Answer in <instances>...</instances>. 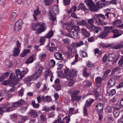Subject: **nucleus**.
Masks as SVG:
<instances>
[{
    "label": "nucleus",
    "mask_w": 123,
    "mask_h": 123,
    "mask_svg": "<svg viewBox=\"0 0 123 123\" xmlns=\"http://www.w3.org/2000/svg\"><path fill=\"white\" fill-rule=\"evenodd\" d=\"M17 47L14 48L13 51V54L15 56H17L18 55L20 52L21 43L18 41L16 42Z\"/></svg>",
    "instance_id": "nucleus-4"
},
{
    "label": "nucleus",
    "mask_w": 123,
    "mask_h": 123,
    "mask_svg": "<svg viewBox=\"0 0 123 123\" xmlns=\"http://www.w3.org/2000/svg\"><path fill=\"white\" fill-rule=\"evenodd\" d=\"M40 14V12L39 11L38 8H37V10H34V14L33 15V17L34 19L36 20H37V16L39 15Z\"/></svg>",
    "instance_id": "nucleus-26"
},
{
    "label": "nucleus",
    "mask_w": 123,
    "mask_h": 123,
    "mask_svg": "<svg viewBox=\"0 0 123 123\" xmlns=\"http://www.w3.org/2000/svg\"><path fill=\"white\" fill-rule=\"evenodd\" d=\"M108 120L109 121V123H113L114 121L113 118L110 116H108Z\"/></svg>",
    "instance_id": "nucleus-49"
},
{
    "label": "nucleus",
    "mask_w": 123,
    "mask_h": 123,
    "mask_svg": "<svg viewBox=\"0 0 123 123\" xmlns=\"http://www.w3.org/2000/svg\"><path fill=\"white\" fill-rule=\"evenodd\" d=\"M78 55L77 54H76L75 55V58L74 61L71 63L72 65H74L78 61Z\"/></svg>",
    "instance_id": "nucleus-51"
},
{
    "label": "nucleus",
    "mask_w": 123,
    "mask_h": 123,
    "mask_svg": "<svg viewBox=\"0 0 123 123\" xmlns=\"http://www.w3.org/2000/svg\"><path fill=\"white\" fill-rule=\"evenodd\" d=\"M40 75L39 74H38V73L36 72L35 74H33L32 76H31L32 78V79H34L35 80H36Z\"/></svg>",
    "instance_id": "nucleus-40"
},
{
    "label": "nucleus",
    "mask_w": 123,
    "mask_h": 123,
    "mask_svg": "<svg viewBox=\"0 0 123 123\" xmlns=\"http://www.w3.org/2000/svg\"><path fill=\"white\" fill-rule=\"evenodd\" d=\"M116 91L115 89L112 90L109 94V95L112 96L115 95L116 93Z\"/></svg>",
    "instance_id": "nucleus-57"
},
{
    "label": "nucleus",
    "mask_w": 123,
    "mask_h": 123,
    "mask_svg": "<svg viewBox=\"0 0 123 123\" xmlns=\"http://www.w3.org/2000/svg\"><path fill=\"white\" fill-rule=\"evenodd\" d=\"M43 69V68L42 66H39L38 67L37 71L36 72L38 73V74L40 75Z\"/></svg>",
    "instance_id": "nucleus-33"
},
{
    "label": "nucleus",
    "mask_w": 123,
    "mask_h": 123,
    "mask_svg": "<svg viewBox=\"0 0 123 123\" xmlns=\"http://www.w3.org/2000/svg\"><path fill=\"white\" fill-rule=\"evenodd\" d=\"M79 19L77 20V22L80 25H86L87 24L86 22L84 20H80Z\"/></svg>",
    "instance_id": "nucleus-30"
},
{
    "label": "nucleus",
    "mask_w": 123,
    "mask_h": 123,
    "mask_svg": "<svg viewBox=\"0 0 123 123\" xmlns=\"http://www.w3.org/2000/svg\"><path fill=\"white\" fill-rule=\"evenodd\" d=\"M80 92V91L79 90H71L70 91V92L72 94L71 95V98L72 97V96L74 97L77 96Z\"/></svg>",
    "instance_id": "nucleus-21"
},
{
    "label": "nucleus",
    "mask_w": 123,
    "mask_h": 123,
    "mask_svg": "<svg viewBox=\"0 0 123 123\" xmlns=\"http://www.w3.org/2000/svg\"><path fill=\"white\" fill-rule=\"evenodd\" d=\"M94 101V99H89L86 101V104L85 106H87V107H88L91 105L92 103Z\"/></svg>",
    "instance_id": "nucleus-29"
},
{
    "label": "nucleus",
    "mask_w": 123,
    "mask_h": 123,
    "mask_svg": "<svg viewBox=\"0 0 123 123\" xmlns=\"http://www.w3.org/2000/svg\"><path fill=\"white\" fill-rule=\"evenodd\" d=\"M102 2L101 3L100 5L101 7H105L107 6V1H105V0H101Z\"/></svg>",
    "instance_id": "nucleus-37"
},
{
    "label": "nucleus",
    "mask_w": 123,
    "mask_h": 123,
    "mask_svg": "<svg viewBox=\"0 0 123 123\" xmlns=\"http://www.w3.org/2000/svg\"><path fill=\"white\" fill-rule=\"evenodd\" d=\"M114 108L115 109V111H117L119 110L121 108V106L119 104H114L113 105Z\"/></svg>",
    "instance_id": "nucleus-39"
},
{
    "label": "nucleus",
    "mask_w": 123,
    "mask_h": 123,
    "mask_svg": "<svg viewBox=\"0 0 123 123\" xmlns=\"http://www.w3.org/2000/svg\"><path fill=\"white\" fill-rule=\"evenodd\" d=\"M83 74L84 76L85 77H87L89 76V74L87 72V68L86 67H84Z\"/></svg>",
    "instance_id": "nucleus-43"
},
{
    "label": "nucleus",
    "mask_w": 123,
    "mask_h": 123,
    "mask_svg": "<svg viewBox=\"0 0 123 123\" xmlns=\"http://www.w3.org/2000/svg\"><path fill=\"white\" fill-rule=\"evenodd\" d=\"M44 76L46 78H47L48 76L53 77V73L51 72L50 70L47 69L45 71Z\"/></svg>",
    "instance_id": "nucleus-12"
},
{
    "label": "nucleus",
    "mask_w": 123,
    "mask_h": 123,
    "mask_svg": "<svg viewBox=\"0 0 123 123\" xmlns=\"http://www.w3.org/2000/svg\"><path fill=\"white\" fill-rule=\"evenodd\" d=\"M84 82L86 83V84L84 86L85 87H88L92 86V83L91 82L88 81H86Z\"/></svg>",
    "instance_id": "nucleus-52"
},
{
    "label": "nucleus",
    "mask_w": 123,
    "mask_h": 123,
    "mask_svg": "<svg viewBox=\"0 0 123 123\" xmlns=\"http://www.w3.org/2000/svg\"><path fill=\"white\" fill-rule=\"evenodd\" d=\"M54 33L52 31L50 30L48 33H47L45 36H44V37L45 38H50L53 36Z\"/></svg>",
    "instance_id": "nucleus-25"
},
{
    "label": "nucleus",
    "mask_w": 123,
    "mask_h": 123,
    "mask_svg": "<svg viewBox=\"0 0 123 123\" xmlns=\"http://www.w3.org/2000/svg\"><path fill=\"white\" fill-rule=\"evenodd\" d=\"M50 18L51 20L53 22V24L54 23V22L56 23V18L53 16L52 15L51 16Z\"/></svg>",
    "instance_id": "nucleus-59"
},
{
    "label": "nucleus",
    "mask_w": 123,
    "mask_h": 123,
    "mask_svg": "<svg viewBox=\"0 0 123 123\" xmlns=\"http://www.w3.org/2000/svg\"><path fill=\"white\" fill-rule=\"evenodd\" d=\"M22 23V21L21 19L18 20L16 23L14 28V30L16 32H17L21 28Z\"/></svg>",
    "instance_id": "nucleus-9"
},
{
    "label": "nucleus",
    "mask_w": 123,
    "mask_h": 123,
    "mask_svg": "<svg viewBox=\"0 0 123 123\" xmlns=\"http://www.w3.org/2000/svg\"><path fill=\"white\" fill-rule=\"evenodd\" d=\"M102 80V78L99 77H98L96 78L95 81L97 83H99L101 82Z\"/></svg>",
    "instance_id": "nucleus-47"
},
{
    "label": "nucleus",
    "mask_w": 123,
    "mask_h": 123,
    "mask_svg": "<svg viewBox=\"0 0 123 123\" xmlns=\"http://www.w3.org/2000/svg\"><path fill=\"white\" fill-rule=\"evenodd\" d=\"M30 113L31 114V116L33 117H37V113L33 110H31Z\"/></svg>",
    "instance_id": "nucleus-35"
},
{
    "label": "nucleus",
    "mask_w": 123,
    "mask_h": 123,
    "mask_svg": "<svg viewBox=\"0 0 123 123\" xmlns=\"http://www.w3.org/2000/svg\"><path fill=\"white\" fill-rule=\"evenodd\" d=\"M71 15L72 17L76 18L77 20L80 19V18L77 16L76 14L74 12H72Z\"/></svg>",
    "instance_id": "nucleus-60"
},
{
    "label": "nucleus",
    "mask_w": 123,
    "mask_h": 123,
    "mask_svg": "<svg viewBox=\"0 0 123 123\" xmlns=\"http://www.w3.org/2000/svg\"><path fill=\"white\" fill-rule=\"evenodd\" d=\"M30 52V50L29 49H25L23 52L20 54V56L22 57H25Z\"/></svg>",
    "instance_id": "nucleus-27"
},
{
    "label": "nucleus",
    "mask_w": 123,
    "mask_h": 123,
    "mask_svg": "<svg viewBox=\"0 0 123 123\" xmlns=\"http://www.w3.org/2000/svg\"><path fill=\"white\" fill-rule=\"evenodd\" d=\"M81 96L78 95L75 97L72 96V97L71 98V101L73 102H74L75 100L77 102H78L81 100Z\"/></svg>",
    "instance_id": "nucleus-19"
},
{
    "label": "nucleus",
    "mask_w": 123,
    "mask_h": 123,
    "mask_svg": "<svg viewBox=\"0 0 123 123\" xmlns=\"http://www.w3.org/2000/svg\"><path fill=\"white\" fill-rule=\"evenodd\" d=\"M121 20L120 19H118L116 20L113 22V25L115 26H117L118 28H121Z\"/></svg>",
    "instance_id": "nucleus-22"
},
{
    "label": "nucleus",
    "mask_w": 123,
    "mask_h": 123,
    "mask_svg": "<svg viewBox=\"0 0 123 123\" xmlns=\"http://www.w3.org/2000/svg\"><path fill=\"white\" fill-rule=\"evenodd\" d=\"M74 108H70L69 110V114H76L77 112H73V111H74Z\"/></svg>",
    "instance_id": "nucleus-56"
},
{
    "label": "nucleus",
    "mask_w": 123,
    "mask_h": 123,
    "mask_svg": "<svg viewBox=\"0 0 123 123\" xmlns=\"http://www.w3.org/2000/svg\"><path fill=\"white\" fill-rule=\"evenodd\" d=\"M115 81L113 79L109 80L108 81V87H111L113 86L115 84Z\"/></svg>",
    "instance_id": "nucleus-20"
},
{
    "label": "nucleus",
    "mask_w": 123,
    "mask_h": 123,
    "mask_svg": "<svg viewBox=\"0 0 123 123\" xmlns=\"http://www.w3.org/2000/svg\"><path fill=\"white\" fill-rule=\"evenodd\" d=\"M88 22L89 23L88 24H93L94 21L93 18L88 19Z\"/></svg>",
    "instance_id": "nucleus-64"
},
{
    "label": "nucleus",
    "mask_w": 123,
    "mask_h": 123,
    "mask_svg": "<svg viewBox=\"0 0 123 123\" xmlns=\"http://www.w3.org/2000/svg\"><path fill=\"white\" fill-rule=\"evenodd\" d=\"M104 31L101 32L98 36V37L101 39L105 38L108 35V27L107 26L104 27Z\"/></svg>",
    "instance_id": "nucleus-6"
},
{
    "label": "nucleus",
    "mask_w": 123,
    "mask_h": 123,
    "mask_svg": "<svg viewBox=\"0 0 123 123\" xmlns=\"http://www.w3.org/2000/svg\"><path fill=\"white\" fill-rule=\"evenodd\" d=\"M54 44L53 43H49L47 45V47H49V50L50 52H53L56 50L57 48L54 47Z\"/></svg>",
    "instance_id": "nucleus-11"
},
{
    "label": "nucleus",
    "mask_w": 123,
    "mask_h": 123,
    "mask_svg": "<svg viewBox=\"0 0 123 123\" xmlns=\"http://www.w3.org/2000/svg\"><path fill=\"white\" fill-rule=\"evenodd\" d=\"M53 0H44L46 5L48 6L52 4Z\"/></svg>",
    "instance_id": "nucleus-45"
},
{
    "label": "nucleus",
    "mask_w": 123,
    "mask_h": 123,
    "mask_svg": "<svg viewBox=\"0 0 123 123\" xmlns=\"http://www.w3.org/2000/svg\"><path fill=\"white\" fill-rule=\"evenodd\" d=\"M51 11L55 15L58 13V6H55L51 8Z\"/></svg>",
    "instance_id": "nucleus-17"
},
{
    "label": "nucleus",
    "mask_w": 123,
    "mask_h": 123,
    "mask_svg": "<svg viewBox=\"0 0 123 123\" xmlns=\"http://www.w3.org/2000/svg\"><path fill=\"white\" fill-rule=\"evenodd\" d=\"M66 123H69L70 120V117L69 116H66L64 118Z\"/></svg>",
    "instance_id": "nucleus-63"
},
{
    "label": "nucleus",
    "mask_w": 123,
    "mask_h": 123,
    "mask_svg": "<svg viewBox=\"0 0 123 123\" xmlns=\"http://www.w3.org/2000/svg\"><path fill=\"white\" fill-rule=\"evenodd\" d=\"M45 99L44 101L49 102L51 101L52 100L51 97L50 96H47L44 97Z\"/></svg>",
    "instance_id": "nucleus-42"
},
{
    "label": "nucleus",
    "mask_w": 123,
    "mask_h": 123,
    "mask_svg": "<svg viewBox=\"0 0 123 123\" xmlns=\"http://www.w3.org/2000/svg\"><path fill=\"white\" fill-rule=\"evenodd\" d=\"M55 58L57 60H62V61L64 62V60H63V58L62 57V54L59 52L55 53L54 55Z\"/></svg>",
    "instance_id": "nucleus-16"
},
{
    "label": "nucleus",
    "mask_w": 123,
    "mask_h": 123,
    "mask_svg": "<svg viewBox=\"0 0 123 123\" xmlns=\"http://www.w3.org/2000/svg\"><path fill=\"white\" fill-rule=\"evenodd\" d=\"M25 103V102L23 100H19L18 101L14 103L12 105L13 108L16 107L17 106L20 107L22 105Z\"/></svg>",
    "instance_id": "nucleus-10"
},
{
    "label": "nucleus",
    "mask_w": 123,
    "mask_h": 123,
    "mask_svg": "<svg viewBox=\"0 0 123 123\" xmlns=\"http://www.w3.org/2000/svg\"><path fill=\"white\" fill-rule=\"evenodd\" d=\"M85 2L89 7V10L91 11L97 12L98 8H100L99 4L98 2L97 3V6H96L92 0H85Z\"/></svg>",
    "instance_id": "nucleus-3"
},
{
    "label": "nucleus",
    "mask_w": 123,
    "mask_h": 123,
    "mask_svg": "<svg viewBox=\"0 0 123 123\" xmlns=\"http://www.w3.org/2000/svg\"><path fill=\"white\" fill-rule=\"evenodd\" d=\"M32 80V78L31 76H29L25 79V83H28L31 81Z\"/></svg>",
    "instance_id": "nucleus-50"
},
{
    "label": "nucleus",
    "mask_w": 123,
    "mask_h": 123,
    "mask_svg": "<svg viewBox=\"0 0 123 123\" xmlns=\"http://www.w3.org/2000/svg\"><path fill=\"white\" fill-rule=\"evenodd\" d=\"M94 20L95 22L97 23L98 25H104L107 24V23L103 22L102 20L98 17L97 15L95 16L94 18Z\"/></svg>",
    "instance_id": "nucleus-7"
},
{
    "label": "nucleus",
    "mask_w": 123,
    "mask_h": 123,
    "mask_svg": "<svg viewBox=\"0 0 123 123\" xmlns=\"http://www.w3.org/2000/svg\"><path fill=\"white\" fill-rule=\"evenodd\" d=\"M64 26H65V28L69 32H70L73 30V27L74 26H76L75 25H74L72 26L70 24L67 25L66 24L64 23Z\"/></svg>",
    "instance_id": "nucleus-15"
},
{
    "label": "nucleus",
    "mask_w": 123,
    "mask_h": 123,
    "mask_svg": "<svg viewBox=\"0 0 123 123\" xmlns=\"http://www.w3.org/2000/svg\"><path fill=\"white\" fill-rule=\"evenodd\" d=\"M9 73L8 72H6L3 74V75L2 76L3 78H4V79L6 78L7 77L9 74Z\"/></svg>",
    "instance_id": "nucleus-62"
},
{
    "label": "nucleus",
    "mask_w": 123,
    "mask_h": 123,
    "mask_svg": "<svg viewBox=\"0 0 123 123\" xmlns=\"http://www.w3.org/2000/svg\"><path fill=\"white\" fill-rule=\"evenodd\" d=\"M69 80H70L68 81V85L69 86H70L73 85L74 83V81L73 80H72V79Z\"/></svg>",
    "instance_id": "nucleus-61"
},
{
    "label": "nucleus",
    "mask_w": 123,
    "mask_h": 123,
    "mask_svg": "<svg viewBox=\"0 0 123 123\" xmlns=\"http://www.w3.org/2000/svg\"><path fill=\"white\" fill-rule=\"evenodd\" d=\"M33 56L31 55L29 57L26 61L25 63L26 64H29L33 62Z\"/></svg>",
    "instance_id": "nucleus-31"
},
{
    "label": "nucleus",
    "mask_w": 123,
    "mask_h": 123,
    "mask_svg": "<svg viewBox=\"0 0 123 123\" xmlns=\"http://www.w3.org/2000/svg\"><path fill=\"white\" fill-rule=\"evenodd\" d=\"M79 8L82 10L84 11L88 10V9L86 8L85 5L83 4H80L79 6Z\"/></svg>",
    "instance_id": "nucleus-32"
},
{
    "label": "nucleus",
    "mask_w": 123,
    "mask_h": 123,
    "mask_svg": "<svg viewBox=\"0 0 123 123\" xmlns=\"http://www.w3.org/2000/svg\"><path fill=\"white\" fill-rule=\"evenodd\" d=\"M71 74L72 75V78H73V76L75 75L76 74L77 71L76 70L74 69H73L71 70Z\"/></svg>",
    "instance_id": "nucleus-55"
},
{
    "label": "nucleus",
    "mask_w": 123,
    "mask_h": 123,
    "mask_svg": "<svg viewBox=\"0 0 123 123\" xmlns=\"http://www.w3.org/2000/svg\"><path fill=\"white\" fill-rule=\"evenodd\" d=\"M10 79H11V80H9L8 81H6V80H5L4 81V82L3 83V84L4 85H7L8 84H14V85H15V83H13V81H12V77L11 78H10Z\"/></svg>",
    "instance_id": "nucleus-28"
},
{
    "label": "nucleus",
    "mask_w": 123,
    "mask_h": 123,
    "mask_svg": "<svg viewBox=\"0 0 123 123\" xmlns=\"http://www.w3.org/2000/svg\"><path fill=\"white\" fill-rule=\"evenodd\" d=\"M28 71V70L27 69H24L21 71L18 69L15 71L16 76L12 73L11 74L9 77L11 78L12 77V82L14 83H15L14 86H15L17 84L18 82L19 81V79H22L24 77L25 74V73L27 74Z\"/></svg>",
    "instance_id": "nucleus-1"
},
{
    "label": "nucleus",
    "mask_w": 123,
    "mask_h": 123,
    "mask_svg": "<svg viewBox=\"0 0 123 123\" xmlns=\"http://www.w3.org/2000/svg\"><path fill=\"white\" fill-rule=\"evenodd\" d=\"M96 109L98 113L101 112L103 110V105L100 103L98 104L96 106Z\"/></svg>",
    "instance_id": "nucleus-13"
},
{
    "label": "nucleus",
    "mask_w": 123,
    "mask_h": 123,
    "mask_svg": "<svg viewBox=\"0 0 123 123\" xmlns=\"http://www.w3.org/2000/svg\"><path fill=\"white\" fill-rule=\"evenodd\" d=\"M92 94L94 95H95V97L97 98V99L99 101H101L102 100V98H100L99 96V93L97 92L96 90H95L94 91H92Z\"/></svg>",
    "instance_id": "nucleus-18"
},
{
    "label": "nucleus",
    "mask_w": 123,
    "mask_h": 123,
    "mask_svg": "<svg viewBox=\"0 0 123 123\" xmlns=\"http://www.w3.org/2000/svg\"><path fill=\"white\" fill-rule=\"evenodd\" d=\"M53 86L56 91H59L61 89V86L59 84H55L54 85H53Z\"/></svg>",
    "instance_id": "nucleus-36"
},
{
    "label": "nucleus",
    "mask_w": 123,
    "mask_h": 123,
    "mask_svg": "<svg viewBox=\"0 0 123 123\" xmlns=\"http://www.w3.org/2000/svg\"><path fill=\"white\" fill-rule=\"evenodd\" d=\"M71 70H69V68H67L65 70L64 74L66 77L68 79H72V75L71 74Z\"/></svg>",
    "instance_id": "nucleus-8"
},
{
    "label": "nucleus",
    "mask_w": 123,
    "mask_h": 123,
    "mask_svg": "<svg viewBox=\"0 0 123 123\" xmlns=\"http://www.w3.org/2000/svg\"><path fill=\"white\" fill-rule=\"evenodd\" d=\"M32 104L33 107L35 108H38L39 106V104L36 103L34 101L32 102Z\"/></svg>",
    "instance_id": "nucleus-54"
},
{
    "label": "nucleus",
    "mask_w": 123,
    "mask_h": 123,
    "mask_svg": "<svg viewBox=\"0 0 123 123\" xmlns=\"http://www.w3.org/2000/svg\"><path fill=\"white\" fill-rule=\"evenodd\" d=\"M32 28L33 30L35 31L37 30L36 32L37 34H39L44 31L47 28L45 24L44 23H39L36 25L33 24Z\"/></svg>",
    "instance_id": "nucleus-2"
},
{
    "label": "nucleus",
    "mask_w": 123,
    "mask_h": 123,
    "mask_svg": "<svg viewBox=\"0 0 123 123\" xmlns=\"http://www.w3.org/2000/svg\"><path fill=\"white\" fill-rule=\"evenodd\" d=\"M113 114L114 116L116 118L117 117L119 116L120 112H117V111H114L113 112Z\"/></svg>",
    "instance_id": "nucleus-53"
},
{
    "label": "nucleus",
    "mask_w": 123,
    "mask_h": 123,
    "mask_svg": "<svg viewBox=\"0 0 123 123\" xmlns=\"http://www.w3.org/2000/svg\"><path fill=\"white\" fill-rule=\"evenodd\" d=\"M82 34L85 37H88L90 36V34L84 28H82L80 30Z\"/></svg>",
    "instance_id": "nucleus-14"
},
{
    "label": "nucleus",
    "mask_w": 123,
    "mask_h": 123,
    "mask_svg": "<svg viewBox=\"0 0 123 123\" xmlns=\"http://www.w3.org/2000/svg\"><path fill=\"white\" fill-rule=\"evenodd\" d=\"M11 17L10 19L12 21H13L15 18L17 16V14L16 12H13L11 13Z\"/></svg>",
    "instance_id": "nucleus-34"
},
{
    "label": "nucleus",
    "mask_w": 123,
    "mask_h": 123,
    "mask_svg": "<svg viewBox=\"0 0 123 123\" xmlns=\"http://www.w3.org/2000/svg\"><path fill=\"white\" fill-rule=\"evenodd\" d=\"M73 29V30L72 31L73 38H78L79 37V32L80 29L79 26H74Z\"/></svg>",
    "instance_id": "nucleus-5"
},
{
    "label": "nucleus",
    "mask_w": 123,
    "mask_h": 123,
    "mask_svg": "<svg viewBox=\"0 0 123 123\" xmlns=\"http://www.w3.org/2000/svg\"><path fill=\"white\" fill-rule=\"evenodd\" d=\"M118 65L119 67L123 65V55L121 57V59L118 62ZM123 67V65L122 66Z\"/></svg>",
    "instance_id": "nucleus-44"
},
{
    "label": "nucleus",
    "mask_w": 123,
    "mask_h": 123,
    "mask_svg": "<svg viewBox=\"0 0 123 123\" xmlns=\"http://www.w3.org/2000/svg\"><path fill=\"white\" fill-rule=\"evenodd\" d=\"M37 99L38 103H39L41 102V100L43 101H44L45 100V98L43 96H42L41 97V96H39L37 97Z\"/></svg>",
    "instance_id": "nucleus-41"
},
{
    "label": "nucleus",
    "mask_w": 123,
    "mask_h": 123,
    "mask_svg": "<svg viewBox=\"0 0 123 123\" xmlns=\"http://www.w3.org/2000/svg\"><path fill=\"white\" fill-rule=\"evenodd\" d=\"M123 47V45L121 43H119L117 45L114 46L113 48L116 49H120Z\"/></svg>",
    "instance_id": "nucleus-38"
},
{
    "label": "nucleus",
    "mask_w": 123,
    "mask_h": 123,
    "mask_svg": "<svg viewBox=\"0 0 123 123\" xmlns=\"http://www.w3.org/2000/svg\"><path fill=\"white\" fill-rule=\"evenodd\" d=\"M70 0H63L64 5L65 6L69 5Z\"/></svg>",
    "instance_id": "nucleus-58"
},
{
    "label": "nucleus",
    "mask_w": 123,
    "mask_h": 123,
    "mask_svg": "<svg viewBox=\"0 0 123 123\" xmlns=\"http://www.w3.org/2000/svg\"><path fill=\"white\" fill-rule=\"evenodd\" d=\"M46 56L45 54H42L39 56V58L42 61H43L45 60Z\"/></svg>",
    "instance_id": "nucleus-48"
},
{
    "label": "nucleus",
    "mask_w": 123,
    "mask_h": 123,
    "mask_svg": "<svg viewBox=\"0 0 123 123\" xmlns=\"http://www.w3.org/2000/svg\"><path fill=\"white\" fill-rule=\"evenodd\" d=\"M81 52L80 55L81 56L84 57H87V54L85 51L82 50Z\"/></svg>",
    "instance_id": "nucleus-46"
},
{
    "label": "nucleus",
    "mask_w": 123,
    "mask_h": 123,
    "mask_svg": "<svg viewBox=\"0 0 123 123\" xmlns=\"http://www.w3.org/2000/svg\"><path fill=\"white\" fill-rule=\"evenodd\" d=\"M87 27L91 31H94L96 28V27L94 24H88L87 26Z\"/></svg>",
    "instance_id": "nucleus-24"
},
{
    "label": "nucleus",
    "mask_w": 123,
    "mask_h": 123,
    "mask_svg": "<svg viewBox=\"0 0 123 123\" xmlns=\"http://www.w3.org/2000/svg\"><path fill=\"white\" fill-rule=\"evenodd\" d=\"M116 55L115 54L112 53L110 54L108 56V61H111L116 57Z\"/></svg>",
    "instance_id": "nucleus-23"
}]
</instances>
